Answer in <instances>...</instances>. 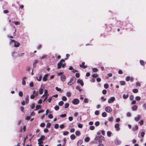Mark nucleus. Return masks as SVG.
Returning <instances> with one entry per match:
<instances>
[{
	"label": "nucleus",
	"mask_w": 146,
	"mask_h": 146,
	"mask_svg": "<svg viewBox=\"0 0 146 146\" xmlns=\"http://www.w3.org/2000/svg\"><path fill=\"white\" fill-rule=\"evenodd\" d=\"M76 79L75 77H72L70 81L68 83V84L69 85H72L76 82Z\"/></svg>",
	"instance_id": "f257e3e1"
},
{
	"label": "nucleus",
	"mask_w": 146,
	"mask_h": 146,
	"mask_svg": "<svg viewBox=\"0 0 146 146\" xmlns=\"http://www.w3.org/2000/svg\"><path fill=\"white\" fill-rule=\"evenodd\" d=\"M11 42H14V46L15 47H18L20 45V43L18 42H17L15 40L11 39Z\"/></svg>",
	"instance_id": "f03ea898"
},
{
	"label": "nucleus",
	"mask_w": 146,
	"mask_h": 146,
	"mask_svg": "<svg viewBox=\"0 0 146 146\" xmlns=\"http://www.w3.org/2000/svg\"><path fill=\"white\" fill-rule=\"evenodd\" d=\"M65 60L64 59H61L59 62L57 64V67L58 69H60L61 68V66H62V62H64Z\"/></svg>",
	"instance_id": "7ed1b4c3"
},
{
	"label": "nucleus",
	"mask_w": 146,
	"mask_h": 146,
	"mask_svg": "<svg viewBox=\"0 0 146 146\" xmlns=\"http://www.w3.org/2000/svg\"><path fill=\"white\" fill-rule=\"evenodd\" d=\"M80 101L79 99H74L72 101V103L75 105L78 104L79 103Z\"/></svg>",
	"instance_id": "20e7f679"
},
{
	"label": "nucleus",
	"mask_w": 146,
	"mask_h": 146,
	"mask_svg": "<svg viewBox=\"0 0 146 146\" xmlns=\"http://www.w3.org/2000/svg\"><path fill=\"white\" fill-rule=\"evenodd\" d=\"M105 110L107 112L110 113L112 111V109L110 106H107L105 108Z\"/></svg>",
	"instance_id": "39448f33"
},
{
	"label": "nucleus",
	"mask_w": 146,
	"mask_h": 146,
	"mask_svg": "<svg viewBox=\"0 0 146 146\" xmlns=\"http://www.w3.org/2000/svg\"><path fill=\"white\" fill-rule=\"evenodd\" d=\"M115 100L114 97H111L108 100V103H113Z\"/></svg>",
	"instance_id": "423d86ee"
},
{
	"label": "nucleus",
	"mask_w": 146,
	"mask_h": 146,
	"mask_svg": "<svg viewBox=\"0 0 146 146\" xmlns=\"http://www.w3.org/2000/svg\"><path fill=\"white\" fill-rule=\"evenodd\" d=\"M119 124V123H117L115 124L114 127L117 131H119L120 130Z\"/></svg>",
	"instance_id": "0eeeda50"
},
{
	"label": "nucleus",
	"mask_w": 146,
	"mask_h": 146,
	"mask_svg": "<svg viewBox=\"0 0 146 146\" xmlns=\"http://www.w3.org/2000/svg\"><path fill=\"white\" fill-rule=\"evenodd\" d=\"M85 63L84 62H82V64L80 65V67L83 68H86L87 67V66L85 65Z\"/></svg>",
	"instance_id": "6e6552de"
},
{
	"label": "nucleus",
	"mask_w": 146,
	"mask_h": 146,
	"mask_svg": "<svg viewBox=\"0 0 146 146\" xmlns=\"http://www.w3.org/2000/svg\"><path fill=\"white\" fill-rule=\"evenodd\" d=\"M77 82L78 83L80 84H81V85L82 86H83L84 85V84L83 81L82 80L79 79L77 81Z\"/></svg>",
	"instance_id": "1a4fd4ad"
},
{
	"label": "nucleus",
	"mask_w": 146,
	"mask_h": 146,
	"mask_svg": "<svg viewBox=\"0 0 146 146\" xmlns=\"http://www.w3.org/2000/svg\"><path fill=\"white\" fill-rule=\"evenodd\" d=\"M60 79L61 80L63 81H64L66 79V77L64 75H62L60 76Z\"/></svg>",
	"instance_id": "9d476101"
},
{
	"label": "nucleus",
	"mask_w": 146,
	"mask_h": 146,
	"mask_svg": "<svg viewBox=\"0 0 146 146\" xmlns=\"http://www.w3.org/2000/svg\"><path fill=\"white\" fill-rule=\"evenodd\" d=\"M48 76V75L47 74H46L44 76L43 78V80L44 81H46L47 80V77Z\"/></svg>",
	"instance_id": "9b49d317"
},
{
	"label": "nucleus",
	"mask_w": 146,
	"mask_h": 146,
	"mask_svg": "<svg viewBox=\"0 0 146 146\" xmlns=\"http://www.w3.org/2000/svg\"><path fill=\"white\" fill-rule=\"evenodd\" d=\"M45 139V136L44 135L40 137L38 141H40V140H44Z\"/></svg>",
	"instance_id": "f8f14e48"
},
{
	"label": "nucleus",
	"mask_w": 146,
	"mask_h": 146,
	"mask_svg": "<svg viewBox=\"0 0 146 146\" xmlns=\"http://www.w3.org/2000/svg\"><path fill=\"white\" fill-rule=\"evenodd\" d=\"M83 141L82 140H79L77 143V145L78 146H80L82 143Z\"/></svg>",
	"instance_id": "ddd939ff"
},
{
	"label": "nucleus",
	"mask_w": 146,
	"mask_h": 146,
	"mask_svg": "<svg viewBox=\"0 0 146 146\" xmlns=\"http://www.w3.org/2000/svg\"><path fill=\"white\" fill-rule=\"evenodd\" d=\"M137 105H134L132 107V110L133 111H135L137 109Z\"/></svg>",
	"instance_id": "4468645a"
},
{
	"label": "nucleus",
	"mask_w": 146,
	"mask_h": 146,
	"mask_svg": "<svg viewBox=\"0 0 146 146\" xmlns=\"http://www.w3.org/2000/svg\"><path fill=\"white\" fill-rule=\"evenodd\" d=\"M29 96L28 95H27L25 98V102L27 104H28L29 102Z\"/></svg>",
	"instance_id": "2eb2a0df"
},
{
	"label": "nucleus",
	"mask_w": 146,
	"mask_h": 146,
	"mask_svg": "<svg viewBox=\"0 0 146 146\" xmlns=\"http://www.w3.org/2000/svg\"><path fill=\"white\" fill-rule=\"evenodd\" d=\"M140 118H141L140 115H138L137 117H135V120L136 121H138L139 120V119H140Z\"/></svg>",
	"instance_id": "dca6fc26"
},
{
	"label": "nucleus",
	"mask_w": 146,
	"mask_h": 146,
	"mask_svg": "<svg viewBox=\"0 0 146 146\" xmlns=\"http://www.w3.org/2000/svg\"><path fill=\"white\" fill-rule=\"evenodd\" d=\"M129 97V95L128 94L125 95L123 94V97L124 99H126Z\"/></svg>",
	"instance_id": "f3484780"
},
{
	"label": "nucleus",
	"mask_w": 146,
	"mask_h": 146,
	"mask_svg": "<svg viewBox=\"0 0 146 146\" xmlns=\"http://www.w3.org/2000/svg\"><path fill=\"white\" fill-rule=\"evenodd\" d=\"M90 138L89 137H86L84 139V141L86 142H88L90 140Z\"/></svg>",
	"instance_id": "a211bd4d"
},
{
	"label": "nucleus",
	"mask_w": 146,
	"mask_h": 146,
	"mask_svg": "<svg viewBox=\"0 0 146 146\" xmlns=\"http://www.w3.org/2000/svg\"><path fill=\"white\" fill-rule=\"evenodd\" d=\"M70 138L71 139L74 140L76 138V137L74 134H72L70 136Z\"/></svg>",
	"instance_id": "6ab92c4d"
},
{
	"label": "nucleus",
	"mask_w": 146,
	"mask_h": 146,
	"mask_svg": "<svg viewBox=\"0 0 146 146\" xmlns=\"http://www.w3.org/2000/svg\"><path fill=\"white\" fill-rule=\"evenodd\" d=\"M138 127L137 125H135V128H134V127H133L132 128V130L134 131H135V130H138Z\"/></svg>",
	"instance_id": "aec40b11"
},
{
	"label": "nucleus",
	"mask_w": 146,
	"mask_h": 146,
	"mask_svg": "<svg viewBox=\"0 0 146 146\" xmlns=\"http://www.w3.org/2000/svg\"><path fill=\"white\" fill-rule=\"evenodd\" d=\"M76 135L77 136H79L80 134V132L79 131H76Z\"/></svg>",
	"instance_id": "412c9836"
},
{
	"label": "nucleus",
	"mask_w": 146,
	"mask_h": 146,
	"mask_svg": "<svg viewBox=\"0 0 146 146\" xmlns=\"http://www.w3.org/2000/svg\"><path fill=\"white\" fill-rule=\"evenodd\" d=\"M92 76L93 78H96L98 76V74L96 73L94 74H93V75H92Z\"/></svg>",
	"instance_id": "4be33fe9"
},
{
	"label": "nucleus",
	"mask_w": 146,
	"mask_h": 146,
	"mask_svg": "<svg viewBox=\"0 0 146 146\" xmlns=\"http://www.w3.org/2000/svg\"><path fill=\"white\" fill-rule=\"evenodd\" d=\"M102 115V116L104 117H106L107 115V113L105 112H103Z\"/></svg>",
	"instance_id": "5701e85b"
},
{
	"label": "nucleus",
	"mask_w": 146,
	"mask_h": 146,
	"mask_svg": "<svg viewBox=\"0 0 146 146\" xmlns=\"http://www.w3.org/2000/svg\"><path fill=\"white\" fill-rule=\"evenodd\" d=\"M133 92L134 93H137L138 92V90L137 89H134L133 90Z\"/></svg>",
	"instance_id": "b1692460"
},
{
	"label": "nucleus",
	"mask_w": 146,
	"mask_h": 146,
	"mask_svg": "<svg viewBox=\"0 0 146 146\" xmlns=\"http://www.w3.org/2000/svg\"><path fill=\"white\" fill-rule=\"evenodd\" d=\"M120 83L121 85H124L125 84V82L123 81H120Z\"/></svg>",
	"instance_id": "393cba45"
},
{
	"label": "nucleus",
	"mask_w": 146,
	"mask_h": 146,
	"mask_svg": "<svg viewBox=\"0 0 146 146\" xmlns=\"http://www.w3.org/2000/svg\"><path fill=\"white\" fill-rule=\"evenodd\" d=\"M43 90L42 88H40L39 90V93L40 94H42L43 93Z\"/></svg>",
	"instance_id": "a878e982"
},
{
	"label": "nucleus",
	"mask_w": 146,
	"mask_h": 146,
	"mask_svg": "<svg viewBox=\"0 0 146 146\" xmlns=\"http://www.w3.org/2000/svg\"><path fill=\"white\" fill-rule=\"evenodd\" d=\"M111 134V133L110 131H108L107 132V135L109 137H110Z\"/></svg>",
	"instance_id": "bb28decb"
},
{
	"label": "nucleus",
	"mask_w": 146,
	"mask_h": 146,
	"mask_svg": "<svg viewBox=\"0 0 146 146\" xmlns=\"http://www.w3.org/2000/svg\"><path fill=\"white\" fill-rule=\"evenodd\" d=\"M26 78L25 77H24V78H23V81H22V84L23 85H25V84H26V81L24 79H26Z\"/></svg>",
	"instance_id": "cd10ccee"
},
{
	"label": "nucleus",
	"mask_w": 146,
	"mask_h": 146,
	"mask_svg": "<svg viewBox=\"0 0 146 146\" xmlns=\"http://www.w3.org/2000/svg\"><path fill=\"white\" fill-rule=\"evenodd\" d=\"M13 23L16 25H19L20 24V22L17 21H14L13 22Z\"/></svg>",
	"instance_id": "c85d7f7f"
},
{
	"label": "nucleus",
	"mask_w": 146,
	"mask_h": 146,
	"mask_svg": "<svg viewBox=\"0 0 146 146\" xmlns=\"http://www.w3.org/2000/svg\"><path fill=\"white\" fill-rule=\"evenodd\" d=\"M19 95L21 97H22L23 96V93L22 91H20L19 92Z\"/></svg>",
	"instance_id": "c756f323"
},
{
	"label": "nucleus",
	"mask_w": 146,
	"mask_h": 146,
	"mask_svg": "<svg viewBox=\"0 0 146 146\" xmlns=\"http://www.w3.org/2000/svg\"><path fill=\"white\" fill-rule=\"evenodd\" d=\"M69 104L68 103H65L64 104V108H67L69 106Z\"/></svg>",
	"instance_id": "7c9ffc66"
},
{
	"label": "nucleus",
	"mask_w": 146,
	"mask_h": 146,
	"mask_svg": "<svg viewBox=\"0 0 146 146\" xmlns=\"http://www.w3.org/2000/svg\"><path fill=\"white\" fill-rule=\"evenodd\" d=\"M76 88L77 90H78L80 92L82 91V89L80 88V87L79 86H77Z\"/></svg>",
	"instance_id": "2f4dec72"
},
{
	"label": "nucleus",
	"mask_w": 146,
	"mask_h": 146,
	"mask_svg": "<svg viewBox=\"0 0 146 146\" xmlns=\"http://www.w3.org/2000/svg\"><path fill=\"white\" fill-rule=\"evenodd\" d=\"M51 126V124L50 123H48L46 125V127L47 128H49Z\"/></svg>",
	"instance_id": "473e14b6"
},
{
	"label": "nucleus",
	"mask_w": 146,
	"mask_h": 146,
	"mask_svg": "<svg viewBox=\"0 0 146 146\" xmlns=\"http://www.w3.org/2000/svg\"><path fill=\"white\" fill-rule=\"evenodd\" d=\"M104 88L106 89H107L109 87L108 84H105L104 85Z\"/></svg>",
	"instance_id": "72a5a7b5"
},
{
	"label": "nucleus",
	"mask_w": 146,
	"mask_h": 146,
	"mask_svg": "<svg viewBox=\"0 0 146 146\" xmlns=\"http://www.w3.org/2000/svg\"><path fill=\"white\" fill-rule=\"evenodd\" d=\"M64 102L62 101L58 103V105L59 106H62L64 104Z\"/></svg>",
	"instance_id": "f704fd0d"
},
{
	"label": "nucleus",
	"mask_w": 146,
	"mask_h": 146,
	"mask_svg": "<svg viewBox=\"0 0 146 146\" xmlns=\"http://www.w3.org/2000/svg\"><path fill=\"white\" fill-rule=\"evenodd\" d=\"M41 106L40 105H37L36 106V108L37 109V110L39 109H40L41 108Z\"/></svg>",
	"instance_id": "c9c22d12"
},
{
	"label": "nucleus",
	"mask_w": 146,
	"mask_h": 146,
	"mask_svg": "<svg viewBox=\"0 0 146 146\" xmlns=\"http://www.w3.org/2000/svg\"><path fill=\"white\" fill-rule=\"evenodd\" d=\"M129 99L131 100H132L134 98V96L133 95H131L129 96Z\"/></svg>",
	"instance_id": "e433bc0d"
},
{
	"label": "nucleus",
	"mask_w": 146,
	"mask_h": 146,
	"mask_svg": "<svg viewBox=\"0 0 146 146\" xmlns=\"http://www.w3.org/2000/svg\"><path fill=\"white\" fill-rule=\"evenodd\" d=\"M35 106V105L34 103L32 104L31 106V109H32L34 108Z\"/></svg>",
	"instance_id": "4c0bfd02"
},
{
	"label": "nucleus",
	"mask_w": 146,
	"mask_h": 146,
	"mask_svg": "<svg viewBox=\"0 0 146 146\" xmlns=\"http://www.w3.org/2000/svg\"><path fill=\"white\" fill-rule=\"evenodd\" d=\"M69 134V132L67 131H64L63 132V135H66Z\"/></svg>",
	"instance_id": "58836bf2"
},
{
	"label": "nucleus",
	"mask_w": 146,
	"mask_h": 146,
	"mask_svg": "<svg viewBox=\"0 0 146 146\" xmlns=\"http://www.w3.org/2000/svg\"><path fill=\"white\" fill-rule=\"evenodd\" d=\"M67 99V98L65 96H62V100L64 101H65Z\"/></svg>",
	"instance_id": "ea45409f"
},
{
	"label": "nucleus",
	"mask_w": 146,
	"mask_h": 146,
	"mask_svg": "<svg viewBox=\"0 0 146 146\" xmlns=\"http://www.w3.org/2000/svg\"><path fill=\"white\" fill-rule=\"evenodd\" d=\"M92 70L94 72H96L98 71V70L96 68H94L92 69Z\"/></svg>",
	"instance_id": "a19ab883"
},
{
	"label": "nucleus",
	"mask_w": 146,
	"mask_h": 146,
	"mask_svg": "<svg viewBox=\"0 0 146 146\" xmlns=\"http://www.w3.org/2000/svg\"><path fill=\"white\" fill-rule=\"evenodd\" d=\"M140 62L142 66H144V61L143 60H140Z\"/></svg>",
	"instance_id": "79ce46f5"
},
{
	"label": "nucleus",
	"mask_w": 146,
	"mask_h": 146,
	"mask_svg": "<svg viewBox=\"0 0 146 146\" xmlns=\"http://www.w3.org/2000/svg\"><path fill=\"white\" fill-rule=\"evenodd\" d=\"M101 137H102V136H98L97 137H96L95 138L94 140H97L99 139Z\"/></svg>",
	"instance_id": "37998d69"
},
{
	"label": "nucleus",
	"mask_w": 146,
	"mask_h": 146,
	"mask_svg": "<svg viewBox=\"0 0 146 146\" xmlns=\"http://www.w3.org/2000/svg\"><path fill=\"white\" fill-rule=\"evenodd\" d=\"M54 109L56 110H58L59 108V107L58 106H56L54 107Z\"/></svg>",
	"instance_id": "c03bdc74"
},
{
	"label": "nucleus",
	"mask_w": 146,
	"mask_h": 146,
	"mask_svg": "<svg viewBox=\"0 0 146 146\" xmlns=\"http://www.w3.org/2000/svg\"><path fill=\"white\" fill-rule=\"evenodd\" d=\"M141 98L139 96H137L135 97V100L137 101H139L141 100Z\"/></svg>",
	"instance_id": "a18cd8bd"
},
{
	"label": "nucleus",
	"mask_w": 146,
	"mask_h": 146,
	"mask_svg": "<svg viewBox=\"0 0 146 146\" xmlns=\"http://www.w3.org/2000/svg\"><path fill=\"white\" fill-rule=\"evenodd\" d=\"M45 123H42L40 124V126L41 127H44L45 126Z\"/></svg>",
	"instance_id": "49530a36"
},
{
	"label": "nucleus",
	"mask_w": 146,
	"mask_h": 146,
	"mask_svg": "<svg viewBox=\"0 0 146 146\" xmlns=\"http://www.w3.org/2000/svg\"><path fill=\"white\" fill-rule=\"evenodd\" d=\"M42 78V76H40L38 79V77H37V80L39 81H40L41 80Z\"/></svg>",
	"instance_id": "de8ad7c7"
},
{
	"label": "nucleus",
	"mask_w": 146,
	"mask_h": 146,
	"mask_svg": "<svg viewBox=\"0 0 146 146\" xmlns=\"http://www.w3.org/2000/svg\"><path fill=\"white\" fill-rule=\"evenodd\" d=\"M59 127V125L58 124H56L54 126V127L56 129H57Z\"/></svg>",
	"instance_id": "09e8293b"
},
{
	"label": "nucleus",
	"mask_w": 146,
	"mask_h": 146,
	"mask_svg": "<svg viewBox=\"0 0 146 146\" xmlns=\"http://www.w3.org/2000/svg\"><path fill=\"white\" fill-rule=\"evenodd\" d=\"M37 62H38V61H37V60H35V61L34 62V64H33V66H34V67H36V64Z\"/></svg>",
	"instance_id": "8fccbe9b"
},
{
	"label": "nucleus",
	"mask_w": 146,
	"mask_h": 146,
	"mask_svg": "<svg viewBox=\"0 0 146 146\" xmlns=\"http://www.w3.org/2000/svg\"><path fill=\"white\" fill-rule=\"evenodd\" d=\"M48 117L49 118L51 119H52L53 117V115H52V114H49L48 115Z\"/></svg>",
	"instance_id": "3c124183"
},
{
	"label": "nucleus",
	"mask_w": 146,
	"mask_h": 146,
	"mask_svg": "<svg viewBox=\"0 0 146 146\" xmlns=\"http://www.w3.org/2000/svg\"><path fill=\"white\" fill-rule=\"evenodd\" d=\"M100 122L98 121H96L95 123V125L96 126H98L100 125Z\"/></svg>",
	"instance_id": "603ef678"
},
{
	"label": "nucleus",
	"mask_w": 146,
	"mask_h": 146,
	"mask_svg": "<svg viewBox=\"0 0 146 146\" xmlns=\"http://www.w3.org/2000/svg\"><path fill=\"white\" fill-rule=\"evenodd\" d=\"M102 92L103 94H106L107 93V91L106 90H103Z\"/></svg>",
	"instance_id": "864d4df0"
},
{
	"label": "nucleus",
	"mask_w": 146,
	"mask_h": 146,
	"mask_svg": "<svg viewBox=\"0 0 146 146\" xmlns=\"http://www.w3.org/2000/svg\"><path fill=\"white\" fill-rule=\"evenodd\" d=\"M38 141V144H42V143H43V140H40V141Z\"/></svg>",
	"instance_id": "5fc2aeb1"
},
{
	"label": "nucleus",
	"mask_w": 146,
	"mask_h": 146,
	"mask_svg": "<svg viewBox=\"0 0 146 146\" xmlns=\"http://www.w3.org/2000/svg\"><path fill=\"white\" fill-rule=\"evenodd\" d=\"M130 77L129 76H127L126 77L125 80L126 81H128L130 80Z\"/></svg>",
	"instance_id": "6e6d98bb"
},
{
	"label": "nucleus",
	"mask_w": 146,
	"mask_h": 146,
	"mask_svg": "<svg viewBox=\"0 0 146 146\" xmlns=\"http://www.w3.org/2000/svg\"><path fill=\"white\" fill-rule=\"evenodd\" d=\"M76 76L77 78H79L80 76V74L78 73H76Z\"/></svg>",
	"instance_id": "4d7b16f0"
},
{
	"label": "nucleus",
	"mask_w": 146,
	"mask_h": 146,
	"mask_svg": "<svg viewBox=\"0 0 146 146\" xmlns=\"http://www.w3.org/2000/svg\"><path fill=\"white\" fill-rule=\"evenodd\" d=\"M82 125L81 124L79 123L78 125V127L80 128H82Z\"/></svg>",
	"instance_id": "13d9d810"
},
{
	"label": "nucleus",
	"mask_w": 146,
	"mask_h": 146,
	"mask_svg": "<svg viewBox=\"0 0 146 146\" xmlns=\"http://www.w3.org/2000/svg\"><path fill=\"white\" fill-rule=\"evenodd\" d=\"M60 127L61 129H63L64 127V124H61L60 125Z\"/></svg>",
	"instance_id": "bf43d9fd"
},
{
	"label": "nucleus",
	"mask_w": 146,
	"mask_h": 146,
	"mask_svg": "<svg viewBox=\"0 0 146 146\" xmlns=\"http://www.w3.org/2000/svg\"><path fill=\"white\" fill-rule=\"evenodd\" d=\"M55 89L58 91H60L61 90V89L60 88H58L57 87H56Z\"/></svg>",
	"instance_id": "052dcab7"
},
{
	"label": "nucleus",
	"mask_w": 146,
	"mask_h": 146,
	"mask_svg": "<svg viewBox=\"0 0 146 146\" xmlns=\"http://www.w3.org/2000/svg\"><path fill=\"white\" fill-rule=\"evenodd\" d=\"M90 129L91 130H93L94 129V127L93 126H91L90 127Z\"/></svg>",
	"instance_id": "680f3d73"
},
{
	"label": "nucleus",
	"mask_w": 146,
	"mask_h": 146,
	"mask_svg": "<svg viewBox=\"0 0 146 146\" xmlns=\"http://www.w3.org/2000/svg\"><path fill=\"white\" fill-rule=\"evenodd\" d=\"M113 120V117H110L108 119V120L110 121H112Z\"/></svg>",
	"instance_id": "e2e57ef3"
},
{
	"label": "nucleus",
	"mask_w": 146,
	"mask_h": 146,
	"mask_svg": "<svg viewBox=\"0 0 146 146\" xmlns=\"http://www.w3.org/2000/svg\"><path fill=\"white\" fill-rule=\"evenodd\" d=\"M145 134V133L144 132H142L141 133V136L142 137H143Z\"/></svg>",
	"instance_id": "0e129e2a"
},
{
	"label": "nucleus",
	"mask_w": 146,
	"mask_h": 146,
	"mask_svg": "<svg viewBox=\"0 0 146 146\" xmlns=\"http://www.w3.org/2000/svg\"><path fill=\"white\" fill-rule=\"evenodd\" d=\"M66 116V115L65 114H63L60 115V117H65Z\"/></svg>",
	"instance_id": "69168bd1"
},
{
	"label": "nucleus",
	"mask_w": 146,
	"mask_h": 146,
	"mask_svg": "<svg viewBox=\"0 0 146 146\" xmlns=\"http://www.w3.org/2000/svg\"><path fill=\"white\" fill-rule=\"evenodd\" d=\"M3 12L4 13L6 14L9 12V11L7 10H4L3 11Z\"/></svg>",
	"instance_id": "338daca9"
},
{
	"label": "nucleus",
	"mask_w": 146,
	"mask_h": 146,
	"mask_svg": "<svg viewBox=\"0 0 146 146\" xmlns=\"http://www.w3.org/2000/svg\"><path fill=\"white\" fill-rule=\"evenodd\" d=\"M71 96V93L70 92H68L66 94V96L68 97H70Z\"/></svg>",
	"instance_id": "774afa93"
}]
</instances>
